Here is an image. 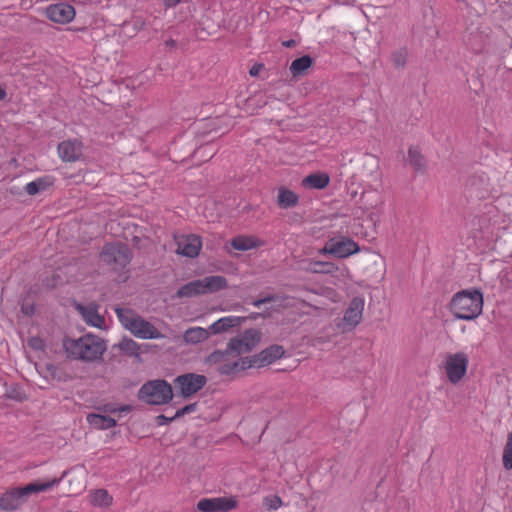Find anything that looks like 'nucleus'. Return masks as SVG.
Masks as SVG:
<instances>
[{
    "label": "nucleus",
    "mask_w": 512,
    "mask_h": 512,
    "mask_svg": "<svg viewBox=\"0 0 512 512\" xmlns=\"http://www.w3.org/2000/svg\"><path fill=\"white\" fill-rule=\"evenodd\" d=\"M63 347L68 357L86 362L101 359L107 349L104 340L92 334H86L78 339L67 338L63 342Z\"/></svg>",
    "instance_id": "1"
},
{
    "label": "nucleus",
    "mask_w": 512,
    "mask_h": 512,
    "mask_svg": "<svg viewBox=\"0 0 512 512\" xmlns=\"http://www.w3.org/2000/svg\"><path fill=\"white\" fill-rule=\"evenodd\" d=\"M449 309L456 319L474 320L482 313L483 293L477 288L461 290L453 295Z\"/></svg>",
    "instance_id": "2"
},
{
    "label": "nucleus",
    "mask_w": 512,
    "mask_h": 512,
    "mask_svg": "<svg viewBox=\"0 0 512 512\" xmlns=\"http://www.w3.org/2000/svg\"><path fill=\"white\" fill-rule=\"evenodd\" d=\"M66 472L60 478H53L46 482H31L22 487H14L6 491L0 498V508L5 511H14L25 503L32 494L47 491L57 486Z\"/></svg>",
    "instance_id": "3"
},
{
    "label": "nucleus",
    "mask_w": 512,
    "mask_h": 512,
    "mask_svg": "<svg viewBox=\"0 0 512 512\" xmlns=\"http://www.w3.org/2000/svg\"><path fill=\"white\" fill-rule=\"evenodd\" d=\"M227 285V279L224 276H206L182 285L176 291L175 297L181 299L211 294L225 289Z\"/></svg>",
    "instance_id": "4"
},
{
    "label": "nucleus",
    "mask_w": 512,
    "mask_h": 512,
    "mask_svg": "<svg viewBox=\"0 0 512 512\" xmlns=\"http://www.w3.org/2000/svg\"><path fill=\"white\" fill-rule=\"evenodd\" d=\"M138 398L150 405L168 404L173 399V389L166 380H150L141 386Z\"/></svg>",
    "instance_id": "5"
},
{
    "label": "nucleus",
    "mask_w": 512,
    "mask_h": 512,
    "mask_svg": "<svg viewBox=\"0 0 512 512\" xmlns=\"http://www.w3.org/2000/svg\"><path fill=\"white\" fill-rule=\"evenodd\" d=\"M101 260L108 264L119 268L126 267L131 261L130 249L122 243H107L104 245L100 254Z\"/></svg>",
    "instance_id": "6"
},
{
    "label": "nucleus",
    "mask_w": 512,
    "mask_h": 512,
    "mask_svg": "<svg viewBox=\"0 0 512 512\" xmlns=\"http://www.w3.org/2000/svg\"><path fill=\"white\" fill-rule=\"evenodd\" d=\"M469 357L465 352L448 354L445 361V372L452 384L459 383L467 372Z\"/></svg>",
    "instance_id": "7"
},
{
    "label": "nucleus",
    "mask_w": 512,
    "mask_h": 512,
    "mask_svg": "<svg viewBox=\"0 0 512 512\" xmlns=\"http://www.w3.org/2000/svg\"><path fill=\"white\" fill-rule=\"evenodd\" d=\"M207 383L204 375L185 373L174 379V386L183 398H189L199 392Z\"/></svg>",
    "instance_id": "8"
},
{
    "label": "nucleus",
    "mask_w": 512,
    "mask_h": 512,
    "mask_svg": "<svg viewBox=\"0 0 512 512\" xmlns=\"http://www.w3.org/2000/svg\"><path fill=\"white\" fill-rule=\"evenodd\" d=\"M359 251L358 244L351 238L342 237L341 239H329L324 247L320 249V254H330L337 258H347Z\"/></svg>",
    "instance_id": "9"
},
{
    "label": "nucleus",
    "mask_w": 512,
    "mask_h": 512,
    "mask_svg": "<svg viewBox=\"0 0 512 512\" xmlns=\"http://www.w3.org/2000/svg\"><path fill=\"white\" fill-rule=\"evenodd\" d=\"M238 507V501L234 497L202 498L197 503V509L201 512H230Z\"/></svg>",
    "instance_id": "10"
},
{
    "label": "nucleus",
    "mask_w": 512,
    "mask_h": 512,
    "mask_svg": "<svg viewBox=\"0 0 512 512\" xmlns=\"http://www.w3.org/2000/svg\"><path fill=\"white\" fill-rule=\"evenodd\" d=\"M134 336L141 339H162L164 335L149 321L141 316L130 323V330Z\"/></svg>",
    "instance_id": "11"
},
{
    "label": "nucleus",
    "mask_w": 512,
    "mask_h": 512,
    "mask_svg": "<svg viewBox=\"0 0 512 512\" xmlns=\"http://www.w3.org/2000/svg\"><path fill=\"white\" fill-rule=\"evenodd\" d=\"M46 15L55 23L67 24L74 19L75 9L72 5L61 2L49 5L46 8Z\"/></svg>",
    "instance_id": "12"
},
{
    "label": "nucleus",
    "mask_w": 512,
    "mask_h": 512,
    "mask_svg": "<svg viewBox=\"0 0 512 512\" xmlns=\"http://www.w3.org/2000/svg\"><path fill=\"white\" fill-rule=\"evenodd\" d=\"M364 303V298L360 296L352 298L347 309L344 312V329L346 327H348L349 329H353L360 323L364 310Z\"/></svg>",
    "instance_id": "13"
},
{
    "label": "nucleus",
    "mask_w": 512,
    "mask_h": 512,
    "mask_svg": "<svg viewBox=\"0 0 512 512\" xmlns=\"http://www.w3.org/2000/svg\"><path fill=\"white\" fill-rule=\"evenodd\" d=\"M202 247L201 237L195 234H190L181 237L177 240V254L188 258H195L199 255Z\"/></svg>",
    "instance_id": "14"
},
{
    "label": "nucleus",
    "mask_w": 512,
    "mask_h": 512,
    "mask_svg": "<svg viewBox=\"0 0 512 512\" xmlns=\"http://www.w3.org/2000/svg\"><path fill=\"white\" fill-rule=\"evenodd\" d=\"M82 143L77 139H69L58 144L59 157L65 162H75L82 157Z\"/></svg>",
    "instance_id": "15"
},
{
    "label": "nucleus",
    "mask_w": 512,
    "mask_h": 512,
    "mask_svg": "<svg viewBox=\"0 0 512 512\" xmlns=\"http://www.w3.org/2000/svg\"><path fill=\"white\" fill-rule=\"evenodd\" d=\"M309 270L313 273L331 274L336 277H345L349 270L345 265H337L328 261H312Z\"/></svg>",
    "instance_id": "16"
},
{
    "label": "nucleus",
    "mask_w": 512,
    "mask_h": 512,
    "mask_svg": "<svg viewBox=\"0 0 512 512\" xmlns=\"http://www.w3.org/2000/svg\"><path fill=\"white\" fill-rule=\"evenodd\" d=\"M285 354L283 346L278 344L270 345L262 350L260 353L255 354L258 363V368L272 364L276 360L282 358Z\"/></svg>",
    "instance_id": "17"
},
{
    "label": "nucleus",
    "mask_w": 512,
    "mask_h": 512,
    "mask_svg": "<svg viewBox=\"0 0 512 512\" xmlns=\"http://www.w3.org/2000/svg\"><path fill=\"white\" fill-rule=\"evenodd\" d=\"M246 321V318L239 316H226L218 319L214 323H212L208 329L210 334H221L229 331L231 328L239 326L243 322Z\"/></svg>",
    "instance_id": "18"
},
{
    "label": "nucleus",
    "mask_w": 512,
    "mask_h": 512,
    "mask_svg": "<svg viewBox=\"0 0 512 512\" xmlns=\"http://www.w3.org/2000/svg\"><path fill=\"white\" fill-rule=\"evenodd\" d=\"M299 196L292 190L281 186L278 188L277 205L281 209H289L297 206Z\"/></svg>",
    "instance_id": "19"
},
{
    "label": "nucleus",
    "mask_w": 512,
    "mask_h": 512,
    "mask_svg": "<svg viewBox=\"0 0 512 512\" xmlns=\"http://www.w3.org/2000/svg\"><path fill=\"white\" fill-rule=\"evenodd\" d=\"M330 177L326 173H312L302 180V186L309 189H324L329 185Z\"/></svg>",
    "instance_id": "20"
},
{
    "label": "nucleus",
    "mask_w": 512,
    "mask_h": 512,
    "mask_svg": "<svg viewBox=\"0 0 512 512\" xmlns=\"http://www.w3.org/2000/svg\"><path fill=\"white\" fill-rule=\"evenodd\" d=\"M313 58L310 55H303L292 61L289 70L294 78L305 75L307 70L313 65Z\"/></svg>",
    "instance_id": "21"
},
{
    "label": "nucleus",
    "mask_w": 512,
    "mask_h": 512,
    "mask_svg": "<svg viewBox=\"0 0 512 512\" xmlns=\"http://www.w3.org/2000/svg\"><path fill=\"white\" fill-rule=\"evenodd\" d=\"M209 336V329L202 327H190L184 332L183 339L187 344H198L207 340Z\"/></svg>",
    "instance_id": "22"
},
{
    "label": "nucleus",
    "mask_w": 512,
    "mask_h": 512,
    "mask_svg": "<svg viewBox=\"0 0 512 512\" xmlns=\"http://www.w3.org/2000/svg\"><path fill=\"white\" fill-rule=\"evenodd\" d=\"M87 421L92 427L98 430L110 429L115 427L117 424L114 418L96 413L88 414Z\"/></svg>",
    "instance_id": "23"
},
{
    "label": "nucleus",
    "mask_w": 512,
    "mask_h": 512,
    "mask_svg": "<svg viewBox=\"0 0 512 512\" xmlns=\"http://www.w3.org/2000/svg\"><path fill=\"white\" fill-rule=\"evenodd\" d=\"M52 185L53 181L51 177L44 176L27 183L24 189L28 195L34 196L39 194L40 192L47 190Z\"/></svg>",
    "instance_id": "24"
},
{
    "label": "nucleus",
    "mask_w": 512,
    "mask_h": 512,
    "mask_svg": "<svg viewBox=\"0 0 512 512\" xmlns=\"http://www.w3.org/2000/svg\"><path fill=\"white\" fill-rule=\"evenodd\" d=\"M84 320L96 328H102L105 325V318L97 312L96 307H80Z\"/></svg>",
    "instance_id": "25"
},
{
    "label": "nucleus",
    "mask_w": 512,
    "mask_h": 512,
    "mask_svg": "<svg viewBox=\"0 0 512 512\" xmlns=\"http://www.w3.org/2000/svg\"><path fill=\"white\" fill-rule=\"evenodd\" d=\"M117 346L122 353L140 358L141 346L133 339L123 338Z\"/></svg>",
    "instance_id": "26"
},
{
    "label": "nucleus",
    "mask_w": 512,
    "mask_h": 512,
    "mask_svg": "<svg viewBox=\"0 0 512 512\" xmlns=\"http://www.w3.org/2000/svg\"><path fill=\"white\" fill-rule=\"evenodd\" d=\"M261 332L258 329L250 328L244 331L242 339L246 343L244 352H250L261 340Z\"/></svg>",
    "instance_id": "27"
},
{
    "label": "nucleus",
    "mask_w": 512,
    "mask_h": 512,
    "mask_svg": "<svg viewBox=\"0 0 512 512\" xmlns=\"http://www.w3.org/2000/svg\"><path fill=\"white\" fill-rule=\"evenodd\" d=\"M112 501V496L105 489H97L91 495V503L95 506L108 507Z\"/></svg>",
    "instance_id": "28"
},
{
    "label": "nucleus",
    "mask_w": 512,
    "mask_h": 512,
    "mask_svg": "<svg viewBox=\"0 0 512 512\" xmlns=\"http://www.w3.org/2000/svg\"><path fill=\"white\" fill-rule=\"evenodd\" d=\"M231 246L235 250L239 251H248L250 249L256 248V241L251 237L246 236H237L231 240Z\"/></svg>",
    "instance_id": "29"
},
{
    "label": "nucleus",
    "mask_w": 512,
    "mask_h": 512,
    "mask_svg": "<svg viewBox=\"0 0 512 512\" xmlns=\"http://www.w3.org/2000/svg\"><path fill=\"white\" fill-rule=\"evenodd\" d=\"M115 312L119 322L123 325V327H125L127 330H130V323L133 322L138 315L131 309L120 307H117Z\"/></svg>",
    "instance_id": "30"
},
{
    "label": "nucleus",
    "mask_w": 512,
    "mask_h": 512,
    "mask_svg": "<svg viewBox=\"0 0 512 512\" xmlns=\"http://www.w3.org/2000/svg\"><path fill=\"white\" fill-rule=\"evenodd\" d=\"M245 344L246 343L243 341L242 337L231 338L226 345V353H229V355L233 356H238L242 353H245Z\"/></svg>",
    "instance_id": "31"
},
{
    "label": "nucleus",
    "mask_w": 512,
    "mask_h": 512,
    "mask_svg": "<svg viewBox=\"0 0 512 512\" xmlns=\"http://www.w3.org/2000/svg\"><path fill=\"white\" fill-rule=\"evenodd\" d=\"M408 159L415 171L424 169V158L418 149L410 147L408 150Z\"/></svg>",
    "instance_id": "32"
},
{
    "label": "nucleus",
    "mask_w": 512,
    "mask_h": 512,
    "mask_svg": "<svg viewBox=\"0 0 512 512\" xmlns=\"http://www.w3.org/2000/svg\"><path fill=\"white\" fill-rule=\"evenodd\" d=\"M408 58V50L399 48L391 53V61L395 68L403 69L406 66Z\"/></svg>",
    "instance_id": "33"
},
{
    "label": "nucleus",
    "mask_w": 512,
    "mask_h": 512,
    "mask_svg": "<svg viewBox=\"0 0 512 512\" xmlns=\"http://www.w3.org/2000/svg\"><path fill=\"white\" fill-rule=\"evenodd\" d=\"M2 398L22 402L26 399V394L18 385H12L7 388Z\"/></svg>",
    "instance_id": "34"
},
{
    "label": "nucleus",
    "mask_w": 512,
    "mask_h": 512,
    "mask_svg": "<svg viewBox=\"0 0 512 512\" xmlns=\"http://www.w3.org/2000/svg\"><path fill=\"white\" fill-rule=\"evenodd\" d=\"M502 462L506 470H512V431L508 434L507 442L504 446Z\"/></svg>",
    "instance_id": "35"
},
{
    "label": "nucleus",
    "mask_w": 512,
    "mask_h": 512,
    "mask_svg": "<svg viewBox=\"0 0 512 512\" xmlns=\"http://www.w3.org/2000/svg\"><path fill=\"white\" fill-rule=\"evenodd\" d=\"M235 363L238 364V371H244V370L252 368V367H258V363H257L255 355L248 356V357H242L239 360L235 361Z\"/></svg>",
    "instance_id": "36"
},
{
    "label": "nucleus",
    "mask_w": 512,
    "mask_h": 512,
    "mask_svg": "<svg viewBox=\"0 0 512 512\" xmlns=\"http://www.w3.org/2000/svg\"><path fill=\"white\" fill-rule=\"evenodd\" d=\"M263 504L268 510H277L282 506L283 502L279 496L269 495L264 498Z\"/></svg>",
    "instance_id": "37"
},
{
    "label": "nucleus",
    "mask_w": 512,
    "mask_h": 512,
    "mask_svg": "<svg viewBox=\"0 0 512 512\" xmlns=\"http://www.w3.org/2000/svg\"><path fill=\"white\" fill-rule=\"evenodd\" d=\"M217 371L221 375L231 376V375H234L235 373L239 372L238 364L235 363V361L231 362V363H223V364L219 365V367L217 368Z\"/></svg>",
    "instance_id": "38"
},
{
    "label": "nucleus",
    "mask_w": 512,
    "mask_h": 512,
    "mask_svg": "<svg viewBox=\"0 0 512 512\" xmlns=\"http://www.w3.org/2000/svg\"><path fill=\"white\" fill-rule=\"evenodd\" d=\"M226 355H229V353H226V349L224 351L215 350L207 356L206 362L209 364H220Z\"/></svg>",
    "instance_id": "39"
},
{
    "label": "nucleus",
    "mask_w": 512,
    "mask_h": 512,
    "mask_svg": "<svg viewBox=\"0 0 512 512\" xmlns=\"http://www.w3.org/2000/svg\"><path fill=\"white\" fill-rule=\"evenodd\" d=\"M197 403H190L185 405L184 407L178 409L174 414V418H180L186 414L193 413L197 410Z\"/></svg>",
    "instance_id": "40"
},
{
    "label": "nucleus",
    "mask_w": 512,
    "mask_h": 512,
    "mask_svg": "<svg viewBox=\"0 0 512 512\" xmlns=\"http://www.w3.org/2000/svg\"><path fill=\"white\" fill-rule=\"evenodd\" d=\"M278 297L273 294H268L263 298L256 299L252 302L254 307L259 308L262 304L274 302Z\"/></svg>",
    "instance_id": "41"
},
{
    "label": "nucleus",
    "mask_w": 512,
    "mask_h": 512,
    "mask_svg": "<svg viewBox=\"0 0 512 512\" xmlns=\"http://www.w3.org/2000/svg\"><path fill=\"white\" fill-rule=\"evenodd\" d=\"M35 305L33 303L23 302L21 304V312L26 316H32L35 313Z\"/></svg>",
    "instance_id": "42"
},
{
    "label": "nucleus",
    "mask_w": 512,
    "mask_h": 512,
    "mask_svg": "<svg viewBox=\"0 0 512 512\" xmlns=\"http://www.w3.org/2000/svg\"><path fill=\"white\" fill-rule=\"evenodd\" d=\"M177 418H174V416L172 417H167L165 416L164 414H160L156 417V423L157 425L159 426H163V425H168L170 424L171 422H173L174 420H176Z\"/></svg>",
    "instance_id": "43"
},
{
    "label": "nucleus",
    "mask_w": 512,
    "mask_h": 512,
    "mask_svg": "<svg viewBox=\"0 0 512 512\" xmlns=\"http://www.w3.org/2000/svg\"><path fill=\"white\" fill-rule=\"evenodd\" d=\"M131 409H132V407L130 405H123V406H120L118 408H110L109 406L105 407V411L106 412H111V413H115V412H130Z\"/></svg>",
    "instance_id": "44"
},
{
    "label": "nucleus",
    "mask_w": 512,
    "mask_h": 512,
    "mask_svg": "<svg viewBox=\"0 0 512 512\" xmlns=\"http://www.w3.org/2000/svg\"><path fill=\"white\" fill-rule=\"evenodd\" d=\"M262 68L263 64H255L251 67L249 74L251 76H257Z\"/></svg>",
    "instance_id": "45"
},
{
    "label": "nucleus",
    "mask_w": 512,
    "mask_h": 512,
    "mask_svg": "<svg viewBox=\"0 0 512 512\" xmlns=\"http://www.w3.org/2000/svg\"><path fill=\"white\" fill-rule=\"evenodd\" d=\"M282 45L286 48H293L297 45V42L294 39H289V40L283 41Z\"/></svg>",
    "instance_id": "46"
},
{
    "label": "nucleus",
    "mask_w": 512,
    "mask_h": 512,
    "mask_svg": "<svg viewBox=\"0 0 512 512\" xmlns=\"http://www.w3.org/2000/svg\"><path fill=\"white\" fill-rule=\"evenodd\" d=\"M182 0H166L165 4L167 7H175L177 6Z\"/></svg>",
    "instance_id": "47"
},
{
    "label": "nucleus",
    "mask_w": 512,
    "mask_h": 512,
    "mask_svg": "<svg viewBox=\"0 0 512 512\" xmlns=\"http://www.w3.org/2000/svg\"><path fill=\"white\" fill-rule=\"evenodd\" d=\"M263 316L262 313H251L248 317H245L247 319L256 320L257 318Z\"/></svg>",
    "instance_id": "48"
},
{
    "label": "nucleus",
    "mask_w": 512,
    "mask_h": 512,
    "mask_svg": "<svg viewBox=\"0 0 512 512\" xmlns=\"http://www.w3.org/2000/svg\"><path fill=\"white\" fill-rule=\"evenodd\" d=\"M39 342H40L39 339H36V338L32 339L31 342H30V346L35 348V349H39L40 348L39 345H38Z\"/></svg>",
    "instance_id": "49"
},
{
    "label": "nucleus",
    "mask_w": 512,
    "mask_h": 512,
    "mask_svg": "<svg viewBox=\"0 0 512 512\" xmlns=\"http://www.w3.org/2000/svg\"><path fill=\"white\" fill-rule=\"evenodd\" d=\"M176 44H177L176 41L173 39H169V40L165 41V45L167 47H176Z\"/></svg>",
    "instance_id": "50"
},
{
    "label": "nucleus",
    "mask_w": 512,
    "mask_h": 512,
    "mask_svg": "<svg viewBox=\"0 0 512 512\" xmlns=\"http://www.w3.org/2000/svg\"><path fill=\"white\" fill-rule=\"evenodd\" d=\"M7 96V92L5 89H3L2 87H0V100H4Z\"/></svg>",
    "instance_id": "51"
}]
</instances>
